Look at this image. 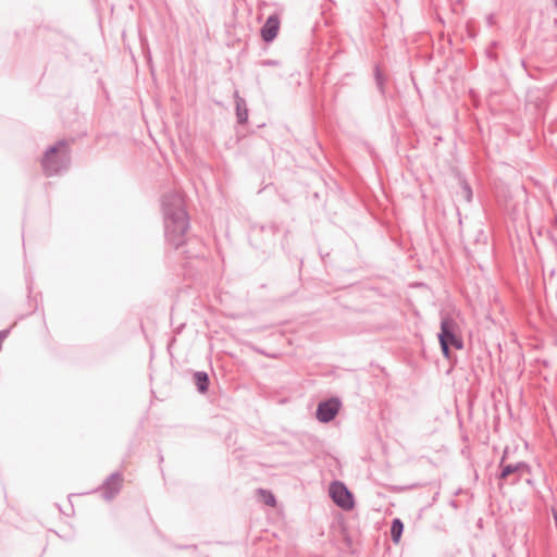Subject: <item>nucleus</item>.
<instances>
[{
    "label": "nucleus",
    "instance_id": "6e6552de",
    "mask_svg": "<svg viewBox=\"0 0 557 557\" xmlns=\"http://www.w3.org/2000/svg\"><path fill=\"white\" fill-rule=\"evenodd\" d=\"M234 99H235L236 121L239 125H244L248 122V115H249L247 102L243 97H240V95L237 90H235V92H234Z\"/></svg>",
    "mask_w": 557,
    "mask_h": 557
},
{
    "label": "nucleus",
    "instance_id": "f03ea898",
    "mask_svg": "<svg viewBox=\"0 0 557 557\" xmlns=\"http://www.w3.org/2000/svg\"><path fill=\"white\" fill-rule=\"evenodd\" d=\"M70 141L60 139L50 145L44 152L41 158V168L47 177L59 175L67 171L71 164Z\"/></svg>",
    "mask_w": 557,
    "mask_h": 557
},
{
    "label": "nucleus",
    "instance_id": "f257e3e1",
    "mask_svg": "<svg viewBox=\"0 0 557 557\" xmlns=\"http://www.w3.org/2000/svg\"><path fill=\"white\" fill-rule=\"evenodd\" d=\"M161 208L166 243L175 250L183 249L189 242L190 227L183 197L177 193H166L161 198Z\"/></svg>",
    "mask_w": 557,
    "mask_h": 557
},
{
    "label": "nucleus",
    "instance_id": "4468645a",
    "mask_svg": "<svg viewBox=\"0 0 557 557\" xmlns=\"http://www.w3.org/2000/svg\"><path fill=\"white\" fill-rule=\"evenodd\" d=\"M9 334H10V329L0 331V350L2 349V344H3L4 339L9 336Z\"/></svg>",
    "mask_w": 557,
    "mask_h": 557
},
{
    "label": "nucleus",
    "instance_id": "20e7f679",
    "mask_svg": "<svg viewBox=\"0 0 557 557\" xmlns=\"http://www.w3.org/2000/svg\"><path fill=\"white\" fill-rule=\"evenodd\" d=\"M330 495L334 503L345 510L352 509L354 497L347 487L341 482H333L330 485Z\"/></svg>",
    "mask_w": 557,
    "mask_h": 557
},
{
    "label": "nucleus",
    "instance_id": "0eeeda50",
    "mask_svg": "<svg viewBox=\"0 0 557 557\" xmlns=\"http://www.w3.org/2000/svg\"><path fill=\"white\" fill-rule=\"evenodd\" d=\"M339 407L341 403L336 398L321 403L317 410V418L321 422H329L337 414Z\"/></svg>",
    "mask_w": 557,
    "mask_h": 557
},
{
    "label": "nucleus",
    "instance_id": "423d86ee",
    "mask_svg": "<svg viewBox=\"0 0 557 557\" xmlns=\"http://www.w3.org/2000/svg\"><path fill=\"white\" fill-rule=\"evenodd\" d=\"M278 34V11H274L260 28V36L267 44L272 42Z\"/></svg>",
    "mask_w": 557,
    "mask_h": 557
},
{
    "label": "nucleus",
    "instance_id": "2eb2a0df",
    "mask_svg": "<svg viewBox=\"0 0 557 557\" xmlns=\"http://www.w3.org/2000/svg\"><path fill=\"white\" fill-rule=\"evenodd\" d=\"M260 64H261V65H263V66L277 65V64H278V61H276V60H271V59H265V60H261V61H260Z\"/></svg>",
    "mask_w": 557,
    "mask_h": 557
},
{
    "label": "nucleus",
    "instance_id": "9d476101",
    "mask_svg": "<svg viewBox=\"0 0 557 557\" xmlns=\"http://www.w3.org/2000/svg\"><path fill=\"white\" fill-rule=\"evenodd\" d=\"M256 495H257L258 502L263 503L264 505L270 506V507H276L277 499L272 491L260 487V488L256 490Z\"/></svg>",
    "mask_w": 557,
    "mask_h": 557
},
{
    "label": "nucleus",
    "instance_id": "7ed1b4c3",
    "mask_svg": "<svg viewBox=\"0 0 557 557\" xmlns=\"http://www.w3.org/2000/svg\"><path fill=\"white\" fill-rule=\"evenodd\" d=\"M442 351L446 358L449 357V345L456 349H461L463 343L458 334V325L451 319H444L441 324V333L438 335Z\"/></svg>",
    "mask_w": 557,
    "mask_h": 557
},
{
    "label": "nucleus",
    "instance_id": "f3484780",
    "mask_svg": "<svg viewBox=\"0 0 557 557\" xmlns=\"http://www.w3.org/2000/svg\"><path fill=\"white\" fill-rule=\"evenodd\" d=\"M159 461L162 462L163 461V456L162 454L159 455Z\"/></svg>",
    "mask_w": 557,
    "mask_h": 557
},
{
    "label": "nucleus",
    "instance_id": "f8f14e48",
    "mask_svg": "<svg viewBox=\"0 0 557 557\" xmlns=\"http://www.w3.org/2000/svg\"><path fill=\"white\" fill-rule=\"evenodd\" d=\"M520 467H521L520 465H517V466H510V465L505 466V467L503 468V470H502L500 478H502V479L507 478L509 474H511V473H513V472L518 471V470L520 469Z\"/></svg>",
    "mask_w": 557,
    "mask_h": 557
},
{
    "label": "nucleus",
    "instance_id": "ddd939ff",
    "mask_svg": "<svg viewBox=\"0 0 557 557\" xmlns=\"http://www.w3.org/2000/svg\"><path fill=\"white\" fill-rule=\"evenodd\" d=\"M33 282H34L33 276L29 273L26 274V287H27V292H28V297L32 294Z\"/></svg>",
    "mask_w": 557,
    "mask_h": 557
},
{
    "label": "nucleus",
    "instance_id": "9b49d317",
    "mask_svg": "<svg viewBox=\"0 0 557 557\" xmlns=\"http://www.w3.org/2000/svg\"><path fill=\"white\" fill-rule=\"evenodd\" d=\"M404 530V524L399 519H395L393 521L392 528H391V534L394 543L398 544L400 541V536Z\"/></svg>",
    "mask_w": 557,
    "mask_h": 557
},
{
    "label": "nucleus",
    "instance_id": "39448f33",
    "mask_svg": "<svg viewBox=\"0 0 557 557\" xmlns=\"http://www.w3.org/2000/svg\"><path fill=\"white\" fill-rule=\"evenodd\" d=\"M123 475L120 471L111 473L102 483V497L106 500H112L121 491Z\"/></svg>",
    "mask_w": 557,
    "mask_h": 557
},
{
    "label": "nucleus",
    "instance_id": "1a4fd4ad",
    "mask_svg": "<svg viewBox=\"0 0 557 557\" xmlns=\"http://www.w3.org/2000/svg\"><path fill=\"white\" fill-rule=\"evenodd\" d=\"M193 381L199 394L205 395L208 393L210 387V377L206 371H196L193 375Z\"/></svg>",
    "mask_w": 557,
    "mask_h": 557
},
{
    "label": "nucleus",
    "instance_id": "dca6fc26",
    "mask_svg": "<svg viewBox=\"0 0 557 557\" xmlns=\"http://www.w3.org/2000/svg\"><path fill=\"white\" fill-rule=\"evenodd\" d=\"M184 255H186V258H193V257H196V253L194 252H190L188 250H183L182 251Z\"/></svg>",
    "mask_w": 557,
    "mask_h": 557
}]
</instances>
